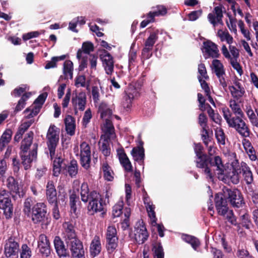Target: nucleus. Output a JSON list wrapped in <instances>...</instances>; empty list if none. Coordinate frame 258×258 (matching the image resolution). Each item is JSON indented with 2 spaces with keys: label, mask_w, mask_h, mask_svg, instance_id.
<instances>
[{
  "label": "nucleus",
  "mask_w": 258,
  "mask_h": 258,
  "mask_svg": "<svg viewBox=\"0 0 258 258\" xmlns=\"http://www.w3.org/2000/svg\"><path fill=\"white\" fill-rule=\"evenodd\" d=\"M214 202L218 214L220 216H225L226 219L232 225L240 229V224L232 210H229L228 203L234 208L242 207L245 203L242 195L237 188H231L224 186L222 191L215 195Z\"/></svg>",
  "instance_id": "nucleus-1"
},
{
  "label": "nucleus",
  "mask_w": 258,
  "mask_h": 258,
  "mask_svg": "<svg viewBox=\"0 0 258 258\" xmlns=\"http://www.w3.org/2000/svg\"><path fill=\"white\" fill-rule=\"evenodd\" d=\"M197 167L202 169L207 178L213 179L217 174L219 178H224L225 169L221 158L219 156L211 157L207 154L196 158Z\"/></svg>",
  "instance_id": "nucleus-2"
},
{
  "label": "nucleus",
  "mask_w": 258,
  "mask_h": 258,
  "mask_svg": "<svg viewBox=\"0 0 258 258\" xmlns=\"http://www.w3.org/2000/svg\"><path fill=\"white\" fill-rule=\"evenodd\" d=\"M223 116L228 125L234 128L236 131L242 137H249L250 130L244 119V116H233L232 113L228 108L223 109Z\"/></svg>",
  "instance_id": "nucleus-3"
},
{
  "label": "nucleus",
  "mask_w": 258,
  "mask_h": 258,
  "mask_svg": "<svg viewBox=\"0 0 258 258\" xmlns=\"http://www.w3.org/2000/svg\"><path fill=\"white\" fill-rule=\"evenodd\" d=\"M87 213L89 215H94L95 213L103 212L106 205L105 200L97 191L92 190L88 198Z\"/></svg>",
  "instance_id": "nucleus-4"
},
{
  "label": "nucleus",
  "mask_w": 258,
  "mask_h": 258,
  "mask_svg": "<svg viewBox=\"0 0 258 258\" xmlns=\"http://www.w3.org/2000/svg\"><path fill=\"white\" fill-rule=\"evenodd\" d=\"M32 210V213L28 217L31 218L33 224L43 225L48 215L46 205L43 202L37 203L33 206Z\"/></svg>",
  "instance_id": "nucleus-5"
},
{
  "label": "nucleus",
  "mask_w": 258,
  "mask_h": 258,
  "mask_svg": "<svg viewBox=\"0 0 258 258\" xmlns=\"http://www.w3.org/2000/svg\"><path fill=\"white\" fill-rule=\"evenodd\" d=\"M59 129L54 124H51L46 134V144L51 160L53 159L55 154L56 148L59 140Z\"/></svg>",
  "instance_id": "nucleus-6"
},
{
  "label": "nucleus",
  "mask_w": 258,
  "mask_h": 258,
  "mask_svg": "<svg viewBox=\"0 0 258 258\" xmlns=\"http://www.w3.org/2000/svg\"><path fill=\"white\" fill-rule=\"evenodd\" d=\"M0 209L4 211L6 219L11 218L13 215V205L9 192L5 189H0Z\"/></svg>",
  "instance_id": "nucleus-7"
},
{
  "label": "nucleus",
  "mask_w": 258,
  "mask_h": 258,
  "mask_svg": "<svg viewBox=\"0 0 258 258\" xmlns=\"http://www.w3.org/2000/svg\"><path fill=\"white\" fill-rule=\"evenodd\" d=\"M20 251L19 244L14 237H10L6 241L4 253L8 258H17Z\"/></svg>",
  "instance_id": "nucleus-8"
},
{
  "label": "nucleus",
  "mask_w": 258,
  "mask_h": 258,
  "mask_svg": "<svg viewBox=\"0 0 258 258\" xmlns=\"http://www.w3.org/2000/svg\"><path fill=\"white\" fill-rule=\"evenodd\" d=\"M91 148L89 145L84 141L80 145V164L85 169L90 167Z\"/></svg>",
  "instance_id": "nucleus-9"
},
{
  "label": "nucleus",
  "mask_w": 258,
  "mask_h": 258,
  "mask_svg": "<svg viewBox=\"0 0 258 258\" xmlns=\"http://www.w3.org/2000/svg\"><path fill=\"white\" fill-rule=\"evenodd\" d=\"M149 236L145 224L143 221H139L135 227L134 239L136 242L139 244H142L147 240Z\"/></svg>",
  "instance_id": "nucleus-10"
},
{
  "label": "nucleus",
  "mask_w": 258,
  "mask_h": 258,
  "mask_svg": "<svg viewBox=\"0 0 258 258\" xmlns=\"http://www.w3.org/2000/svg\"><path fill=\"white\" fill-rule=\"evenodd\" d=\"M67 244L69 246L72 258H85L83 243L80 239L68 242Z\"/></svg>",
  "instance_id": "nucleus-11"
},
{
  "label": "nucleus",
  "mask_w": 258,
  "mask_h": 258,
  "mask_svg": "<svg viewBox=\"0 0 258 258\" xmlns=\"http://www.w3.org/2000/svg\"><path fill=\"white\" fill-rule=\"evenodd\" d=\"M103 66L107 75H111L114 71V60L113 56L105 49L101 51L99 55Z\"/></svg>",
  "instance_id": "nucleus-12"
},
{
  "label": "nucleus",
  "mask_w": 258,
  "mask_h": 258,
  "mask_svg": "<svg viewBox=\"0 0 258 258\" xmlns=\"http://www.w3.org/2000/svg\"><path fill=\"white\" fill-rule=\"evenodd\" d=\"M38 247L40 254L43 257H48L51 254V249L50 241L44 234H41L38 237Z\"/></svg>",
  "instance_id": "nucleus-13"
},
{
  "label": "nucleus",
  "mask_w": 258,
  "mask_h": 258,
  "mask_svg": "<svg viewBox=\"0 0 258 258\" xmlns=\"http://www.w3.org/2000/svg\"><path fill=\"white\" fill-rule=\"evenodd\" d=\"M53 244L55 252L59 258L70 256V252L67 246L59 236H55L53 240Z\"/></svg>",
  "instance_id": "nucleus-14"
},
{
  "label": "nucleus",
  "mask_w": 258,
  "mask_h": 258,
  "mask_svg": "<svg viewBox=\"0 0 258 258\" xmlns=\"http://www.w3.org/2000/svg\"><path fill=\"white\" fill-rule=\"evenodd\" d=\"M37 145L29 152H20L19 154L21 158V164L23 165L24 169L27 170L31 167V163L37 158Z\"/></svg>",
  "instance_id": "nucleus-15"
},
{
  "label": "nucleus",
  "mask_w": 258,
  "mask_h": 258,
  "mask_svg": "<svg viewBox=\"0 0 258 258\" xmlns=\"http://www.w3.org/2000/svg\"><path fill=\"white\" fill-rule=\"evenodd\" d=\"M6 186L9 191V195H13V194L18 195L20 198L23 197L24 192L20 191L22 188L18 180L15 178L13 176H10L8 177L6 180Z\"/></svg>",
  "instance_id": "nucleus-16"
},
{
  "label": "nucleus",
  "mask_w": 258,
  "mask_h": 258,
  "mask_svg": "<svg viewBox=\"0 0 258 258\" xmlns=\"http://www.w3.org/2000/svg\"><path fill=\"white\" fill-rule=\"evenodd\" d=\"M46 198L49 205L59 203L57 199V191L53 180H48L46 185Z\"/></svg>",
  "instance_id": "nucleus-17"
},
{
  "label": "nucleus",
  "mask_w": 258,
  "mask_h": 258,
  "mask_svg": "<svg viewBox=\"0 0 258 258\" xmlns=\"http://www.w3.org/2000/svg\"><path fill=\"white\" fill-rule=\"evenodd\" d=\"M239 173L241 174L243 180L247 185H251L254 181L252 171L249 166L244 162L240 163Z\"/></svg>",
  "instance_id": "nucleus-18"
},
{
  "label": "nucleus",
  "mask_w": 258,
  "mask_h": 258,
  "mask_svg": "<svg viewBox=\"0 0 258 258\" xmlns=\"http://www.w3.org/2000/svg\"><path fill=\"white\" fill-rule=\"evenodd\" d=\"M87 102V96L86 93L81 92L76 94L75 96H73L72 99V103L75 110L77 107L80 111H84Z\"/></svg>",
  "instance_id": "nucleus-19"
},
{
  "label": "nucleus",
  "mask_w": 258,
  "mask_h": 258,
  "mask_svg": "<svg viewBox=\"0 0 258 258\" xmlns=\"http://www.w3.org/2000/svg\"><path fill=\"white\" fill-rule=\"evenodd\" d=\"M64 229V235L66 243L69 241H73L75 239H79L75 231V226L70 222H66L63 224Z\"/></svg>",
  "instance_id": "nucleus-20"
},
{
  "label": "nucleus",
  "mask_w": 258,
  "mask_h": 258,
  "mask_svg": "<svg viewBox=\"0 0 258 258\" xmlns=\"http://www.w3.org/2000/svg\"><path fill=\"white\" fill-rule=\"evenodd\" d=\"M203 47L205 50L203 51L208 57L212 58L219 57L220 54L218 46L210 40H207L203 42Z\"/></svg>",
  "instance_id": "nucleus-21"
},
{
  "label": "nucleus",
  "mask_w": 258,
  "mask_h": 258,
  "mask_svg": "<svg viewBox=\"0 0 258 258\" xmlns=\"http://www.w3.org/2000/svg\"><path fill=\"white\" fill-rule=\"evenodd\" d=\"M117 155L120 163L124 170L127 172H132V165L123 148L117 150Z\"/></svg>",
  "instance_id": "nucleus-22"
},
{
  "label": "nucleus",
  "mask_w": 258,
  "mask_h": 258,
  "mask_svg": "<svg viewBox=\"0 0 258 258\" xmlns=\"http://www.w3.org/2000/svg\"><path fill=\"white\" fill-rule=\"evenodd\" d=\"M64 159L60 157H56L53 161L52 175L58 177L61 173V170H64L65 164L63 163Z\"/></svg>",
  "instance_id": "nucleus-23"
},
{
  "label": "nucleus",
  "mask_w": 258,
  "mask_h": 258,
  "mask_svg": "<svg viewBox=\"0 0 258 258\" xmlns=\"http://www.w3.org/2000/svg\"><path fill=\"white\" fill-rule=\"evenodd\" d=\"M69 192V205L71 213L75 214L77 212V204L80 203V198L77 192L70 189Z\"/></svg>",
  "instance_id": "nucleus-24"
},
{
  "label": "nucleus",
  "mask_w": 258,
  "mask_h": 258,
  "mask_svg": "<svg viewBox=\"0 0 258 258\" xmlns=\"http://www.w3.org/2000/svg\"><path fill=\"white\" fill-rule=\"evenodd\" d=\"M64 122L67 134L71 136H74L76 130L75 118L72 115H68L64 119Z\"/></svg>",
  "instance_id": "nucleus-25"
},
{
  "label": "nucleus",
  "mask_w": 258,
  "mask_h": 258,
  "mask_svg": "<svg viewBox=\"0 0 258 258\" xmlns=\"http://www.w3.org/2000/svg\"><path fill=\"white\" fill-rule=\"evenodd\" d=\"M131 154L135 161L140 165H144L145 157V150L141 149L139 147H134L131 151Z\"/></svg>",
  "instance_id": "nucleus-26"
},
{
  "label": "nucleus",
  "mask_w": 258,
  "mask_h": 258,
  "mask_svg": "<svg viewBox=\"0 0 258 258\" xmlns=\"http://www.w3.org/2000/svg\"><path fill=\"white\" fill-rule=\"evenodd\" d=\"M64 165H65L64 170H66V172L69 176L71 178H76L78 173L79 168L77 160L73 159L70 161L68 166L66 164H64Z\"/></svg>",
  "instance_id": "nucleus-27"
},
{
  "label": "nucleus",
  "mask_w": 258,
  "mask_h": 258,
  "mask_svg": "<svg viewBox=\"0 0 258 258\" xmlns=\"http://www.w3.org/2000/svg\"><path fill=\"white\" fill-rule=\"evenodd\" d=\"M33 135L34 134L32 131L26 134V136L21 142L20 152H28V151L32 143Z\"/></svg>",
  "instance_id": "nucleus-28"
},
{
  "label": "nucleus",
  "mask_w": 258,
  "mask_h": 258,
  "mask_svg": "<svg viewBox=\"0 0 258 258\" xmlns=\"http://www.w3.org/2000/svg\"><path fill=\"white\" fill-rule=\"evenodd\" d=\"M63 74L64 79H72L73 78V63L70 60H67L63 62Z\"/></svg>",
  "instance_id": "nucleus-29"
},
{
  "label": "nucleus",
  "mask_w": 258,
  "mask_h": 258,
  "mask_svg": "<svg viewBox=\"0 0 258 258\" xmlns=\"http://www.w3.org/2000/svg\"><path fill=\"white\" fill-rule=\"evenodd\" d=\"M201 139L206 147L213 140V131L209 127L202 128L201 131Z\"/></svg>",
  "instance_id": "nucleus-30"
},
{
  "label": "nucleus",
  "mask_w": 258,
  "mask_h": 258,
  "mask_svg": "<svg viewBox=\"0 0 258 258\" xmlns=\"http://www.w3.org/2000/svg\"><path fill=\"white\" fill-rule=\"evenodd\" d=\"M148 31L150 32V35L146 40L144 43V46L153 49L155 43L158 39L159 31L157 29L153 31V32H150V30H148Z\"/></svg>",
  "instance_id": "nucleus-31"
},
{
  "label": "nucleus",
  "mask_w": 258,
  "mask_h": 258,
  "mask_svg": "<svg viewBox=\"0 0 258 258\" xmlns=\"http://www.w3.org/2000/svg\"><path fill=\"white\" fill-rule=\"evenodd\" d=\"M90 249L91 250V252L95 255L98 254L100 252L101 246L99 236H95L94 237V239L91 243Z\"/></svg>",
  "instance_id": "nucleus-32"
},
{
  "label": "nucleus",
  "mask_w": 258,
  "mask_h": 258,
  "mask_svg": "<svg viewBox=\"0 0 258 258\" xmlns=\"http://www.w3.org/2000/svg\"><path fill=\"white\" fill-rule=\"evenodd\" d=\"M105 128L106 130L103 139H107V140L110 141V139L114 136L115 133L114 127L109 119H106Z\"/></svg>",
  "instance_id": "nucleus-33"
},
{
  "label": "nucleus",
  "mask_w": 258,
  "mask_h": 258,
  "mask_svg": "<svg viewBox=\"0 0 258 258\" xmlns=\"http://www.w3.org/2000/svg\"><path fill=\"white\" fill-rule=\"evenodd\" d=\"M182 239L186 242L190 244L195 250H197L200 245L199 239L194 236L185 234L182 236Z\"/></svg>",
  "instance_id": "nucleus-34"
},
{
  "label": "nucleus",
  "mask_w": 258,
  "mask_h": 258,
  "mask_svg": "<svg viewBox=\"0 0 258 258\" xmlns=\"http://www.w3.org/2000/svg\"><path fill=\"white\" fill-rule=\"evenodd\" d=\"M212 64L214 67V72L218 78H220L225 74L223 65L219 60L214 59L212 61Z\"/></svg>",
  "instance_id": "nucleus-35"
},
{
  "label": "nucleus",
  "mask_w": 258,
  "mask_h": 258,
  "mask_svg": "<svg viewBox=\"0 0 258 258\" xmlns=\"http://www.w3.org/2000/svg\"><path fill=\"white\" fill-rule=\"evenodd\" d=\"M90 194L91 191L89 190L87 182H84L81 185L80 192L81 200L84 203H86L88 202Z\"/></svg>",
  "instance_id": "nucleus-36"
},
{
  "label": "nucleus",
  "mask_w": 258,
  "mask_h": 258,
  "mask_svg": "<svg viewBox=\"0 0 258 258\" xmlns=\"http://www.w3.org/2000/svg\"><path fill=\"white\" fill-rule=\"evenodd\" d=\"M30 95L31 93L30 92L25 93L23 94L15 109L14 111V114H16L18 112L20 111L25 107L26 101L30 97Z\"/></svg>",
  "instance_id": "nucleus-37"
},
{
  "label": "nucleus",
  "mask_w": 258,
  "mask_h": 258,
  "mask_svg": "<svg viewBox=\"0 0 258 258\" xmlns=\"http://www.w3.org/2000/svg\"><path fill=\"white\" fill-rule=\"evenodd\" d=\"M33 204V201L32 198H28L25 200L23 205V211L24 214L27 216V217L32 213V208L34 205Z\"/></svg>",
  "instance_id": "nucleus-38"
},
{
  "label": "nucleus",
  "mask_w": 258,
  "mask_h": 258,
  "mask_svg": "<svg viewBox=\"0 0 258 258\" xmlns=\"http://www.w3.org/2000/svg\"><path fill=\"white\" fill-rule=\"evenodd\" d=\"M229 103V106L233 112V113L235 115L234 116L244 115L240 107V105L235 100H230Z\"/></svg>",
  "instance_id": "nucleus-39"
},
{
  "label": "nucleus",
  "mask_w": 258,
  "mask_h": 258,
  "mask_svg": "<svg viewBox=\"0 0 258 258\" xmlns=\"http://www.w3.org/2000/svg\"><path fill=\"white\" fill-rule=\"evenodd\" d=\"M147 199L144 198V204L146 205L147 211L148 213L149 216L152 219V223L153 225V223H156V221H157V218L156 217V214L154 211L155 206L153 205H150L149 203H146Z\"/></svg>",
  "instance_id": "nucleus-40"
},
{
  "label": "nucleus",
  "mask_w": 258,
  "mask_h": 258,
  "mask_svg": "<svg viewBox=\"0 0 258 258\" xmlns=\"http://www.w3.org/2000/svg\"><path fill=\"white\" fill-rule=\"evenodd\" d=\"M99 150L104 156H109L111 153L109 141L103 139L102 145L99 147Z\"/></svg>",
  "instance_id": "nucleus-41"
},
{
  "label": "nucleus",
  "mask_w": 258,
  "mask_h": 258,
  "mask_svg": "<svg viewBox=\"0 0 258 258\" xmlns=\"http://www.w3.org/2000/svg\"><path fill=\"white\" fill-rule=\"evenodd\" d=\"M102 170L103 172L104 177L108 181H112L114 177L111 175L112 171L107 163H104L102 166Z\"/></svg>",
  "instance_id": "nucleus-42"
},
{
  "label": "nucleus",
  "mask_w": 258,
  "mask_h": 258,
  "mask_svg": "<svg viewBox=\"0 0 258 258\" xmlns=\"http://www.w3.org/2000/svg\"><path fill=\"white\" fill-rule=\"evenodd\" d=\"M106 248L109 253H112L118 245V238L106 239Z\"/></svg>",
  "instance_id": "nucleus-43"
},
{
  "label": "nucleus",
  "mask_w": 258,
  "mask_h": 258,
  "mask_svg": "<svg viewBox=\"0 0 258 258\" xmlns=\"http://www.w3.org/2000/svg\"><path fill=\"white\" fill-rule=\"evenodd\" d=\"M241 222L240 225H241L242 226L244 227L247 229H249L251 226H252V224L251 221L250 220V216L247 213H245L242 215L240 217Z\"/></svg>",
  "instance_id": "nucleus-44"
},
{
  "label": "nucleus",
  "mask_w": 258,
  "mask_h": 258,
  "mask_svg": "<svg viewBox=\"0 0 258 258\" xmlns=\"http://www.w3.org/2000/svg\"><path fill=\"white\" fill-rule=\"evenodd\" d=\"M215 137L218 144L222 145H225L226 136L222 128H217L215 130Z\"/></svg>",
  "instance_id": "nucleus-45"
},
{
  "label": "nucleus",
  "mask_w": 258,
  "mask_h": 258,
  "mask_svg": "<svg viewBox=\"0 0 258 258\" xmlns=\"http://www.w3.org/2000/svg\"><path fill=\"white\" fill-rule=\"evenodd\" d=\"M20 250V258H30L32 256L31 248L26 244H22Z\"/></svg>",
  "instance_id": "nucleus-46"
},
{
  "label": "nucleus",
  "mask_w": 258,
  "mask_h": 258,
  "mask_svg": "<svg viewBox=\"0 0 258 258\" xmlns=\"http://www.w3.org/2000/svg\"><path fill=\"white\" fill-rule=\"evenodd\" d=\"M218 36L220 37L221 41L226 40L227 43L229 44L232 43L233 38L232 36L228 32L222 31L219 30L218 32Z\"/></svg>",
  "instance_id": "nucleus-47"
},
{
  "label": "nucleus",
  "mask_w": 258,
  "mask_h": 258,
  "mask_svg": "<svg viewBox=\"0 0 258 258\" xmlns=\"http://www.w3.org/2000/svg\"><path fill=\"white\" fill-rule=\"evenodd\" d=\"M86 77L84 75H77L75 79V85L76 87H85L86 86Z\"/></svg>",
  "instance_id": "nucleus-48"
},
{
  "label": "nucleus",
  "mask_w": 258,
  "mask_h": 258,
  "mask_svg": "<svg viewBox=\"0 0 258 258\" xmlns=\"http://www.w3.org/2000/svg\"><path fill=\"white\" fill-rule=\"evenodd\" d=\"M154 255L156 258H164V252L161 243H158L153 246Z\"/></svg>",
  "instance_id": "nucleus-49"
},
{
  "label": "nucleus",
  "mask_w": 258,
  "mask_h": 258,
  "mask_svg": "<svg viewBox=\"0 0 258 258\" xmlns=\"http://www.w3.org/2000/svg\"><path fill=\"white\" fill-rule=\"evenodd\" d=\"M227 177L229 178L233 184H236L239 182L240 175L235 169H233L232 171L227 176Z\"/></svg>",
  "instance_id": "nucleus-50"
},
{
  "label": "nucleus",
  "mask_w": 258,
  "mask_h": 258,
  "mask_svg": "<svg viewBox=\"0 0 258 258\" xmlns=\"http://www.w3.org/2000/svg\"><path fill=\"white\" fill-rule=\"evenodd\" d=\"M41 108L42 106L37 104H34V106L33 107L32 109H30L29 108H27L25 110L24 112H27L30 111H31L30 114L27 116V118H30L37 115L40 112Z\"/></svg>",
  "instance_id": "nucleus-51"
},
{
  "label": "nucleus",
  "mask_w": 258,
  "mask_h": 258,
  "mask_svg": "<svg viewBox=\"0 0 258 258\" xmlns=\"http://www.w3.org/2000/svg\"><path fill=\"white\" fill-rule=\"evenodd\" d=\"M194 152L196 154V158H198L200 156H202V155L206 154L204 153V148L201 143H194Z\"/></svg>",
  "instance_id": "nucleus-52"
},
{
  "label": "nucleus",
  "mask_w": 258,
  "mask_h": 258,
  "mask_svg": "<svg viewBox=\"0 0 258 258\" xmlns=\"http://www.w3.org/2000/svg\"><path fill=\"white\" fill-rule=\"evenodd\" d=\"M238 258H255L249 252L245 249H238L236 252Z\"/></svg>",
  "instance_id": "nucleus-53"
},
{
  "label": "nucleus",
  "mask_w": 258,
  "mask_h": 258,
  "mask_svg": "<svg viewBox=\"0 0 258 258\" xmlns=\"http://www.w3.org/2000/svg\"><path fill=\"white\" fill-rule=\"evenodd\" d=\"M202 13L203 11L201 9L192 11L187 15L188 20L190 21H195L202 16Z\"/></svg>",
  "instance_id": "nucleus-54"
},
{
  "label": "nucleus",
  "mask_w": 258,
  "mask_h": 258,
  "mask_svg": "<svg viewBox=\"0 0 258 258\" xmlns=\"http://www.w3.org/2000/svg\"><path fill=\"white\" fill-rule=\"evenodd\" d=\"M47 96H48V93L46 92L41 93L35 100L33 104H37V105H40L42 107V105L44 103V102L47 98Z\"/></svg>",
  "instance_id": "nucleus-55"
},
{
  "label": "nucleus",
  "mask_w": 258,
  "mask_h": 258,
  "mask_svg": "<svg viewBox=\"0 0 258 258\" xmlns=\"http://www.w3.org/2000/svg\"><path fill=\"white\" fill-rule=\"evenodd\" d=\"M13 132L11 129H7L2 135L0 140L9 144L11 140Z\"/></svg>",
  "instance_id": "nucleus-56"
},
{
  "label": "nucleus",
  "mask_w": 258,
  "mask_h": 258,
  "mask_svg": "<svg viewBox=\"0 0 258 258\" xmlns=\"http://www.w3.org/2000/svg\"><path fill=\"white\" fill-rule=\"evenodd\" d=\"M208 118L205 114H200L198 118V123L202 126V128L209 127L207 124Z\"/></svg>",
  "instance_id": "nucleus-57"
},
{
  "label": "nucleus",
  "mask_w": 258,
  "mask_h": 258,
  "mask_svg": "<svg viewBox=\"0 0 258 258\" xmlns=\"http://www.w3.org/2000/svg\"><path fill=\"white\" fill-rule=\"evenodd\" d=\"M82 49L84 53L89 54L90 52L94 50V45L91 42H85L82 44Z\"/></svg>",
  "instance_id": "nucleus-58"
},
{
  "label": "nucleus",
  "mask_w": 258,
  "mask_h": 258,
  "mask_svg": "<svg viewBox=\"0 0 258 258\" xmlns=\"http://www.w3.org/2000/svg\"><path fill=\"white\" fill-rule=\"evenodd\" d=\"M152 48L144 46L142 50V59H147L150 58L153 55Z\"/></svg>",
  "instance_id": "nucleus-59"
},
{
  "label": "nucleus",
  "mask_w": 258,
  "mask_h": 258,
  "mask_svg": "<svg viewBox=\"0 0 258 258\" xmlns=\"http://www.w3.org/2000/svg\"><path fill=\"white\" fill-rule=\"evenodd\" d=\"M117 238L116 228L114 226L108 227L106 233V239Z\"/></svg>",
  "instance_id": "nucleus-60"
},
{
  "label": "nucleus",
  "mask_w": 258,
  "mask_h": 258,
  "mask_svg": "<svg viewBox=\"0 0 258 258\" xmlns=\"http://www.w3.org/2000/svg\"><path fill=\"white\" fill-rule=\"evenodd\" d=\"M123 206L121 205H115L112 208V216L113 218L119 217L122 213Z\"/></svg>",
  "instance_id": "nucleus-61"
},
{
  "label": "nucleus",
  "mask_w": 258,
  "mask_h": 258,
  "mask_svg": "<svg viewBox=\"0 0 258 258\" xmlns=\"http://www.w3.org/2000/svg\"><path fill=\"white\" fill-rule=\"evenodd\" d=\"M245 111L249 120L250 121L251 123L253 124L256 117L254 111L251 109V107L250 105L246 106Z\"/></svg>",
  "instance_id": "nucleus-62"
},
{
  "label": "nucleus",
  "mask_w": 258,
  "mask_h": 258,
  "mask_svg": "<svg viewBox=\"0 0 258 258\" xmlns=\"http://www.w3.org/2000/svg\"><path fill=\"white\" fill-rule=\"evenodd\" d=\"M92 98L95 103H97L99 100V90L97 86H93L91 91Z\"/></svg>",
  "instance_id": "nucleus-63"
},
{
  "label": "nucleus",
  "mask_w": 258,
  "mask_h": 258,
  "mask_svg": "<svg viewBox=\"0 0 258 258\" xmlns=\"http://www.w3.org/2000/svg\"><path fill=\"white\" fill-rule=\"evenodd\" d=\"M47 171V169L45 166L38 168L35 174V178L38 180L40 179L42 177L45 175Z\"/></svg>",
  "instance_id": "nucleus-64"
}]
</instances>
